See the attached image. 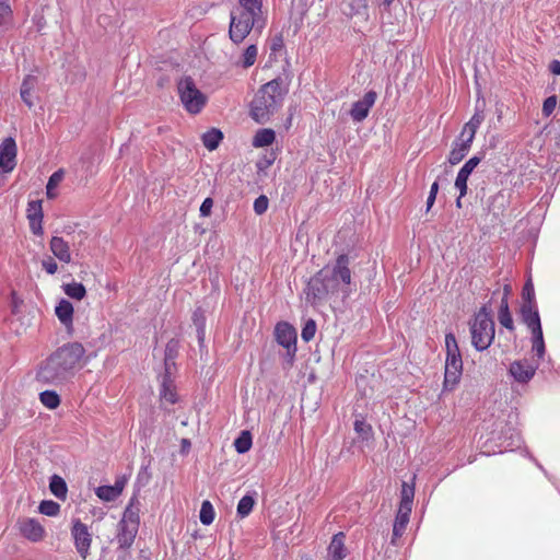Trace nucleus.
Masks as SVG:
<instances>
[{"mask_svg":"<svg viewBox=\"0 0 560 560\" xmlns=\"http://www.w3.org/2000/svg\"><path fill=\"white\" fill-rule=\"evenodd\" d=\"M85 349L80 342H68L52 352L37 372L36 378L44 384H62L83 368Z\"/></svg>","mask_w":560,"mask_h":560,"instance_id":"1","label":"nucleus"},{"mask_svg":"<svg viewBox=\"0 0 560 560\" xmlns=\"http://www.w3.org/2000/svg\"><path fill=\"white\" fill-rule=\"evenodd\" d=\"M395 0H375L376 4L383 7L385 10L389 9Z\"/></svg>","mask_w":560,"mask_h":560,"instance_id":"61","label":"nucleus"},{"mask_svg":"<svg viewBox=\"0 0 560 560\" xmlns=\"http://www.w3.org/2000/svg\"><path fill=\"white\" fill-rule=\"evenodd\" d=\"M408 523H409V518H400L399 516H396L394 526H393L392 544L395 545L396 539H398L402 536Z\"/></svg>","mask_w":560,"mask_h":560,"instance_id":"38","label":"nucleus"},{"mask_svg":"<svg viewBox=\"0 0 560 560\" xmlns=\"http://www.w3.org/2000/svg\"><path fill=\"white\" fill-rule=\"evenodd\" d=\"M160 397L162 400L168 404H175L177 401V394L175 386L171 378L165 375L161 385Z\"/></svg>","mask_w":560,"mask_h":560,"instance_id":"28","label":"nucleus"},{"mask_svg":"<svg viewBox=\"0 0 560 560\" xmlns=\"http://www.w3.org/2000/svg\"><path fill=\"white\" fill-rule=\"evenodd\" d=\"M287 91L279 80L262 85L250 103V116L257 122H265L282 104Z\"/></svg>","mask_w":560,"mask_h":560,"instance_id":"2","label":"nucleus"},{"mask_svg":"<svg viewBox=\"0 0 560 560\" xmlns=\"http://www.w3.org/2000/svg\"><path fill=\"white\" fill-rule=\"evenodd\" d=\"M412 511V503L410 502H400L398 512L396 516L400 518H409Z\"/></svg>","mask_w":560,"mask_h":560,"instance_id":"50","label":"nucleus"},{"mask_svg":"<svg viewBox=\"0 0 560 560\" xmlns=\"http://www.w3.org/2000/svg\"><path fill=\"white\" fill-rule=\"evenodd\" d=\"M38 85L37 77L27 74L21 84L20 95L23 103L31 109L34 106V91Z\"/></svg>","mask_w":560,"mask_h":560,"instance_id":"21","label":"nucleus"},{"mask_svg":"<svg viewBox=\"0 0 560 560\" xmlns=\"http://www.w3.org/2000/svg\"><path fill=\"white\" fill-rule=\"evenodd\" d=\"M241 7L237 8L236 11L231 12V23H230V38L235 44H241L245 39V23L242 20L243 18V5H245V0H238Z\"/></svg>","mask_w":560,"mask_h":560,"instance_id":"13","label":"nucleus"},{"mask_svg":"<svg viewBox=\"0 0 560 560\" xmlns=\"http://www.w3.org/2000/svg\"><path fill=\"white\" fill-rule=\"evenodd\" d=\"M469 330L471 345L477 351H483L491 346L495 329L491 310L487 305H483L469 322Z\"/></svg>","mask_w":560,"mask_h":560,"instance_id":"3","label":"nucleus"},{"mask_svg":"<svg viewBox=\"0 0 560 560\" xmlns=\"http://www.w3.org/2000/svg\"><path fill=\"white\" fill-rule=\"evenodd\" d=\"M304 292L306 302L312 305L325 299L329 293H335L334 284L328 281L325 270H320L310 279Z\"/></svg>","mask_w":560,"mask_h":560,"instance_id":"7","label":"nucleus"},{"mask_svg":"<svg viewBox=\"0 0 560 560\" xmlns=\"http://www.w3.org/2000/svg\"><path fill=\"white\" fill-rule=\"evenodd\" d=\"M255 505V500L252 495L247 494V514L252 511L253 506Z\"/></svg>","mask_w":560,"mask_h":560,"instance_id":"63","label":"nucleus"},{"mask_svg":"<svg viewBox=\"0 0 560 560\" xmlns=\"http://www.w3.org/2000/svg\"><path fill=\"white\" fill-rule=\"evenodd\" d=\"M140 503L136 498H131L129 504L127 505L122 518L120 522L127 523L129 525H133L139 527L140 523Z\"/></svg>","mask_w":560,"mask_h":560,"instance_id":"24","label":"nucleus"},{"mask_svg":"<svg viewBox=\"0 0 560 560\" xmlns=\"http://www.w3.org/2000/svg\"><path fill=\"white\" fill-rule=\"evenodd\" d=\"M56 316L66 328L72 327L73 306L68 300H61L55 310Z\"/></svg>","mask_w":560,"mask_h":560,"instance_id":"23","label":"nucleus"},{"mask_svg":"<svg viewBox=\"0 0 560 560\" xmlns=\"http://www.w3.org/2000/svg\"><path fill=\"white\" fill-rule=\"evenodd\" d=\"M235 448L240 454L245 453V430L241 431L234 442Z\"/></svg>","mask_w":560,"mask_h":560,"instance_id":"56","label":"nucleus"},{"mask_svg":"<svg viewBox=\"0 0 560 560\" xmlns=\"http://www.w3.org/2000/svg\"><path fill=\"white\" fill-rule=\"evenodd\" d=\"M537 365L528 363L526 360L514 361L511 363L509 373L518 383H528L536 373Z\"/></svg>","mask_w":560,"mask_h":560,"instance_id":"14","label":"nucleus"},{"mask_svg":"<svg viewBox=\"0 0 560 560\" xmlns=\"http://www.w3.org/2000/svg\"><path fill=\"white\" fill-rule=\"evenodd\" d=\"M470 140L455 141L448 155V162L452 165L458 164L469 152L470 148L467 144Z\"/></svg>","mask_w":560,"mask_h":560,"instance_id":"25","label":"nucleus"},{"mask_svg":"<svg viewBox=\"0 0 560 560\" xmlns=\"http://www.w3.org/2000/svg\"><path fill=\"white\" fill-rule=\"evenodd\" d=\"M521 317L529 330L541 326L537 304L532 302L522 303Z\"/></svg>","mask_w":560,"mask_h":560,"instance_id":"19","label":"nucleus"},{"mask_svg":"<svg viewBox=\"0 0 560 560\" xmlns=\"http://www.w3.org/2000/svg\"><path fill=\"white\" fill-rule=\"evenodd\" d=\"M273 161H275V155H273V153H270L269 155H265L262 159H260L257 162V167L259 171H264L267 167H269L273 163Z\"/></svg>","mask_w":560,"mask_h":560,"instance_id":"55","label":"nucleus"},{"mask_svg":"<svg viewBox=\"0 0 560 560\" xmlns=\"http://www.w3.org/2000/svg\"><path fill=\"white\" fill-rule=\"evenodd\" d=\"M445 348L446 359L444 386L446 388H453L458 383L463 372L462 354L453 332L445 335Z\"/></svg>","mask_w":560,"mask_h":560,"instance_id":"4","label":"nucleus"},{"mask_svg":"<svg viewBox=\"0 0 560 560\" xmlns=\"http://www.w3.org/2000/svg\"><path fill=\"white\" fill-rule=\"evenodd\" d=\"M351 14L360 13L361 9H366V0H352L351 3Z\"/></svg>","mask_w":560,"mask_h":560,"instance_id":"57","label":"nucleus"},{"mask_svg":"<svg viewBox=\"0 0 560 560\" xmlns=\"http://www.w3.org/2000/svg\"><path fill=\"white\" fill-rule=\"evenodd\" d=\"M480 161L481 159L479 156H472L459 170L455 179V187L460 191V196L467 194V180Z\"/></svg>","mask_w":560,"mask_h":560,"instance_id":"15","label":"nucleus"},{"mask_svg":"<svg viewBox=\"0 0 560 560\" xmlns=\"http://www.w3.org/2000/svg\"><path fill=\"white\" fill-rule=\"evenodd\" d=\"M354 431L362 440H368L372 433V427L364 419H355Z\"/></svg>","mask_w":560,"mask_h":560,"instance_id":"39","label":"nucleus"},{"mask_svg":"<svg viewBox=\"0 0 560 560\" xmlns=\"http://www.w3.org/2000/svg\"><path fill=\"white\" fill-rule=\"evenodd\" d=\"M557 106V97L556 96H549L544 101L542 104V114L545 116H549L552 114Z\"/></svg>","mask_w":560,"mask_h":560,"instance_id":"48","label":"nucleus"},{"mask_svg":"<svg viewBox=\"0 0 560 560\" xmlns=\"http://www.w3.org/2000/svg\"><path fill=\"white\" fill-rule=\"evenodd\" d=\"M498 320L506 329H509V330L514 329L513 318L510 313L509 302L506 301V299H501V303H500V307H499V312H498Z\"/></svg>","mask_w":560,"mask_h":560,"instance_id":"29","label":"nucleus"},{"mask_svg":"<svg viewBox=\"0 0 560 560\" xmlns=\"http://www.w3.org/2000/svg\"><path fill=\"white\" fill-rule=\"evenodd\" d=\"M192 322L198 329V338L202 340L205 334L206 317L201 308H197L192 314Z\"/></svg>","mask_w":560,"mask_h":560,"instance_id":"41","label":"nucleus"},{"mask_svg":"<svg viewBox=\"0 0 560 560\" xmlns=\"http://www.w3.org/2000/svg\"><path fill=\"white\" fill-rule=\"evenodd\" d=\"M63 178V172L61 170L55 172L48 179L46 189H47V196L49 198L54 197L51 190L57 187V185L62 180Z\"/></svg>","mask_w":560,"mask_h":560,"instance_id":"42","label":"nucleus"},{"mask_svg":"<svg viewBox=\"0 0 560 560\" xmlns=\"http://www.w3.org/2000/svg\"><path fill=\"white\" fill-rule=\"evenodd\" d=\"M39 512L47 516H56L60 512V505L51 500H44L40 502Z\"/></svg>","mask_w":560,"mask_h":560,"instance_id":"37","label":"nucleus"},{"mask_svg":"<svg viewBox=\"0 0 560 560\" xmlns=\"http://www.w3.org/2000/svg\"><path fill=\"white\" fill-rule=\"evenodd\" d=\"M511 293V287L509 284H505L503 288V296L502 299H509V295Z\"/></svg>","mask_w":560,"mask_h":560,"instance_id":"64","label":"nucleus"},{"mask_svg":"<svg viewBox=\"0 0 560 560\" xmlns=\"http://www.w3.org/2000/svg\"><path fill=\"white\" fill-rule=\"evenodd\" d=\"M257 55H258V50L255 45L247 46V50H246L247 68L250 67L252 65H254V62L256 61Z\"/></svg>","mask_w":560,"mask_h":560,"instance_id":"53","label":"nucleus"},{"mask_svg":"<svg viewBox=\"0 0 560 560\" xmlns=\"http://www.w3.org/2000/svg\"><path fill=\"white\" fill-rule=\"evenodd\" d=\"M30 221V229L35 235H42L43 234V226L42 221L43 217H36L28 219Z\"/></svg>","mask_w":560,"mask_h":560,"instance_id":"49","label":"nucleus"},{"mask_svg":"<svg viewBox=\"0 0 560 560\" xmlns=\"http://www.w3.org/2000/svg\"><path fill=\"white\" fill-rule=\"evenodd\" d=\"M485 119V116L481 110H476V113L472 115V117L469 119L468 122L465 124V130L466 132L469 131V138L474 139L477 129L480 127Z\"/></svg>","mask_w":560,"mask_h":560,"instance_id":"36","label":"nucleus"},{"mask_svg":"<svg viewBox=\"0 0 560 560\" xmlns=\"http://www.w3.org/2000/svg\"><path fill=\"white\" fill-rule=\"evenodd\" d=\"M470 140L467 144H469V148L471 147V143L474 141V139H470L469 138V131L466 132L465 130V127L463 128L462 132H460V137H459V140L458 141H462V140Z\"/></svg>","mask_w":560,"mask_h":560,"instance_id":"62","label":"nucleus"},{"mask_svg":"<svg viewBox=\"0 0 560 560\" xmlns=\"http://www.w3.org/2000/svg\"><path fill=\"white\" fill-rule=\"evenodd\" d=\"M177 92L184 108L192 115L199 114L208 102V97L196 85L189 75L177 82Z\"/></svg>","mask_w":560,"mask_h":560,"instance_id":"5","label":"nucleus"},{"mask_svg":"<svg viewBox=\"0 0 560 560\" xmlns=\"http://www.w3.org/2000/svg\"><path fill=\"white\" fill-rule=\"evenodd\" d=\"M268 198L265 195L259 196L254 202V210L257 214H262L268 209Z\"/></svg>","mask_w":560,"mask_h":560,"instance_id":"47","label":"nucleus"},{"mask_svg":"<svg viewBox=\"0 0 560 560\" xmlns=\"http://www.w3.org/2000/svg\"><path fill=\"white\" fill-rule=\"evenodd\" d=\"M49 489L51 493L58 499L65 500L67 498V483L60 476L54 475L50 478Z\"/></svg>","mask_w":560,"mask_h":560,"instance_id":"31","label":"nucleus"},{"mask_svg":"<svg viewBox=\"0 0 560 560\" xmlns=\"http://www.w3.org/2000/svg\"><path fill=\"white\" fill-rule=\"evenodd\" d=\"M283 47V38L281 35H276L272 39H271V44H270V49L272 52H277L279 51L280 49H282Z\"/></svg>","mask_w":560,"mask_h":560,"instance_id":"58","label":"nucleus"},{"mask_svg":"<svg viewBox=\"0 0 560 560\" xmlns=\"http://www.w3.org/2000/svg\"><path fill=\"white\" fill-rule=\"evenodd\" d=\"M18 148L13 138H5L0 144V170L11 173L16 166Z\"/></svg>","mask_w":560,"mask_h":560,"instance_id":"10","label":"nucleus"},{"mask_svg":"<svg viewBox=\"0 0 560 560\" xmlns=\"http://www.w3.org/2000/svg\"><path fill=\"white\" fill-rule=\"evenodd\" d=\"M43 217L42 211V202L40 201H31L27 206V219Z\"/></svg>","mask_w":560,"mask_h":560,"instance_id":"46","label":"nucleus"},{"mask_svg":"<svg viewBox=\"0 0 560 560\" xmlns=\"http://www.w3.org/2000/svg\"><path fill=\"white\" fill-rule=\"evenodd\" d=\"M18 525L21 535L30 541L38 542L45 537V528L35 518H23Z\"/></svg>","mask_w":560,"mask_h":560,"instance_id":"11","label":"nucleus"},{"mask_svg":"<svg viewBox=\"0 0 560 560\" xmlns=\"http://www.w3.org/2000/svg\"><path fill=\"white\" fill-rule=\"evenodd\" d=\"M65 293L75 300H82L86 295L85 287L80 282H71L63 285Z\"/></svg>","mask_w":560,"mask_h":560,"instance_id":"34","label":"nucleus"},{"mask_svg":"<svg viewBox=\"0 0 560 560\" xmlns=\"http://www.w3.org/2000/svg\"><path fill=\"white\" fill-rule=\"evenodd\" d=\"M252 18V28L261 30L265 26L262 14V0H247V22ZM249 30L247 28V35Z\"/></svg>","mask_w":560,"mask_h":560,"instance_id":"20","label":"nucleus"},{"mask_svg":"<svg viewBox=\"0 0 560 560\" xmlns=\"http://www.w3.org/2000/svg\"><path fill=\"white\" fill-rule=\"evenodd\" d=\"M350 259L347 255H340L336 259V264L330 276L327 275L328 281L334 284V291L341 290L345 294H349V285L351 283V271L349 269Z\"/></svg>","mask_w":560,"mask_h":560,"instance_id":"8","label":"nucleus"},{"mask_svg":"<svg viewBox=\"0 0 560 560\" xmlns=\"http://www.w3.org/2000/svg\"><path fill=\"white\" fill-rule=\"evenodd\" d=\"M276 339L279 345L287 349L288 357L292 360L296 352V330L289 323L282 322L277 324Z\"/></svg>","mask_w":560,"mask_h":560,"instance_id":"9","label":"nucleus"},{"mask_svg":"<svg viewBox=\"0 0 560 560\" xmlns=\"http://www.w3.org/2000/svg\"><path fill=\"white\" fill-rule=\"evenodd\" d=\"M237 513L243 517L245 516V497H243L237 504Z\"/></svg>","mask_w":560,"mask_h":560,"instance_id":"60","label":"nucleus"},{"mask_svg":"<svg viewBox=\"0 0 560 560\" xmlns=\"http://www.w3.org/2000/svg\"><path fill=\"white\" fill-rule=\"evenodd\" d=\"M415 488L413 486L402 482L400 492V502H413Z\"/></svg>","mask_w":560,"mask_h":560,"instance_id":"44","label":"nucleus"},{"mask_svg":"<svg viewBox=\"0 0 560 560\" xmlns=\"http://www.w3.org/2000/svg\"><path fill=\"white\" fill-rule=\"evenodd\" d=\"M376 97L377 94L374 91H369L364 94L363 98L354 102L350 110L351 118L357 122L364 120L375 104Z\"/></svg>","mask_w":560,"mask_h":560,"instance_id":"12","label":"nucleus"},{"mask_svg":"<svg viewBox=\"0 0 560 560\" xmlns=\"http://www.w3.org/2000/svg\"><path fill=\"white\" fill-rule=\"evenodd\" d=\"M215 512L210 501L205 500L201 503L199 518L203 525H210L214 521Z\"/></svg>","mask_w":560,"mask_h":560,"instance_id":"35","label":"nucleus"},{"mask_svg":"<svg viewBox=\"0 0 560 560\" xmlns=\"http://www.w3.org/2000/svg\"><path fill=\"white\" fill-rule=\"evenodd\" d=\"M39 401L46 408L54 410L59 407L61 399L55 390H44L39 394Z\"/></svg>","mask_w":560,"mask_h":560,"instance_id":"33","label":"nucleus"},{"mask_svg":"<svg viewBox=\"0 0 560 560\" xmlns=\"http://www.w3.org/2000/svg\"><path fill=\"white\" fill-rule=\"evenodd\" d=\"M522 299H523V303H526V302L536 303L534 285H533V282L530 279L523 287Z\"/></svg>","mask_w":560,"mask_h":560,"instance_id":"43","label":"nucleus"},{"mask_svg":"<svg viewBox=\"0 0 560 560\" xmlns=\"http://www.w3.org/2000/svg\"><path fill=\"white\" fill-rule=\"evenodd\" d=\"M346 535L342 532L335 534L327 548V560H343L348 555L345 545Z\"/></svg>","mask_w":560,"mask_h":560,"instance_id":"18","label":"nucleus"},{"mask_svg":"<svg viewBox=\"0 0 560 560\" xmlns=\"http://www.w3.org/2000/svg\"><path fill=\"white\" fill-rule=\"evenodd\" d=\"M70 536L78 556L82 560H86L93 544V533L90 526L83 523L81 518H73L70 526Z\"/></svg>","mask_w":560,"mask_h":560,"instance_id":"6","label":"nucleus"},{"mask_svg":"<svg viewBox=\"0 0 560 560\" xmlns=\"http://www.w3.org/2000/svg\"><path fill=\"white\" fill-rule=\"evenodd\" d=\"M212 207H213V199L210 197L206 198L202 201L200 209H199L200 215L205 217V218L209 217L212 212Z\"/></svg>","mask_w":560,"mask_h":560,"instance_id":"52","label":"nucleus"},{"mask_svg":"<svg viewBox=\"0 0 560 560\" xmlns=\"http://www.w3.org/2000/svg\"><path fill=\"white\" fill-rule=\"evenodd\" d=\"M137 526L129 525L127 523H119V529L117 534V542L120 548H129L137 536L138 533Z\"/></svg>","mask_w":560,"mask_h":560,"instance_id":"22","label":"nucleus"},{"mask_svg":"<svg viewBox=\"0 0 560 560\" xmlns=\"http://www.w3.org/2000/svg\"><path fill=\"white\" fill-rule=\"evenodd\" d=\"M317 325L314 319H307L302 328L301 337L305 342L311 341L316 334Z\"/></svg>","mask_w":560,"mask_h":560,"instance_id":"40","label":"nucleus"},{"mask_svg":"<svg viewBox=\"0 0 560 560\" xmlns=\"http://www.w3.org/2000/svg\"><path fill=\"white\" fill-rule=\"evenodd\" d=\"M530 332H532V343H533L532 349L536 353L537 358L541 359L546 351L542 328H541V326L537 327L535 329H532Z\"/></svg>","mask_w":560,"mask_h":560,"instance_id":"30","label":"nucleus"},{"mask_svg":"<svg viewBox=\"0 0 560 560\" xmlns=\"http://www.w3.org/2000/svg\"><path fill=\"white\" fill-rule=\"evenodd\" d=\"M55 257L47 256L42 260V267L48 275H55L58 271V264Z\"/></svg>","mask_w":560,"mask_h":560,"instance_id":"45","label":"nucleus"},{"mask_svg":"<svg viewBox=\"0 0 560 560\" xmlns=\"http://www.w3.org/2000/svg\"><path fill=\"white\" fill-rule=\"evenodd\" d=\"M176 350H177V341L171 340L166 345V349H165V363L166 364L168 363L170 360L175 358Z\"/></svg>","mask_w":560,"mask_h":560,"instance_id":"54","label":"nucleus"},{"mask_svg":"<svg viewBox=\"0 0 560 560\" xmlns=\"http://www.w3.org/2000/svg\"><path fill=\"white\" fill-rule=\"evenodd\" d=\"M223 140V132L218 128H210L201 135V141L209 151L215 150Z\"/></svg>","mask_w":560,"mask_h":560,"instance_id":"26","label":"nucleus"},{"mask_svg":"<svg viewBox=\"0 0 560 560\" xmlns=\"http://www.w3.org/2000/svg\"><path fill=\"white\" fill-rule=\"evenodd\" d=\"M438 191H439V183L434 182L431 185L430 192H429V196L427 199V211H429L432 208V206L434 205Z\"/></svg>","mask_w":560,"mask_h":560,"instance_id":"51","label":"nucleus"},{"mask_svg":"<svg viewBox=\"0 0 560 560\" xmlns=\"http://www.w3.org/2000/svg\"><path fill=\"white\" fill-rule=\"evenodd\" d=\"M13 21V11L10 0H0V30H7Z\"/></svg>","mask_w":560,"mask_h":560,"instance_id":"32","label":"nucleus"},{"mask_svg":"<svg viewBox=\"0 0 560 560\" xmlns=\"http://www.w3.org/2000/svg\"><path fill=\"white\" fill-rule=\"evenodd\" d=\"M549 69H550L552 74L559 75L560 74V61L552 60L550 66H549Z\"/></svg>","mask_w":560,"mask_h":560,"instance_id":"59","label":"nucleus"},{"mask_svg":"<svg viewBox=\"0 0 560 560\" xmlns=\"http://www.w3.org/2000/svg\"><path fill=\"white\" fill-rule=\"evenodd\" d=\"M126 486V478L120 477L116 479L113 486H101L96 488L95 494L98 499L105 502L115 501L124 491Z\"/></svg>","mask_w":560,"mask_h":560,"instance_id":"17","label":"nucleus"},{"mask_svg":"<svg viewBox=\"0 0 560 560\" xmlns=\"http://www.w3.org/2000/svg\"><path fill=\"white\" fill-rule=\"evenodd\" d=\"M276 139V132L270 128H264L257 130L255 136L253 137V145L255 148H264L273 143Z\"/></svg>","mask_w":560,"mask_h":560,"instance_id":"27","label":"nucleus"},{"mask_svg":"<svg viewBox=\"0 0 560 560\" xmlns=\"http://www.w3.org/2000/svg\"><path fill=\"white\" fill-rule=\"evenodd\" d=\"M49 249L54 257L63 264H70L72 260L69 243L61 236H52L49 241Z\"/></svg>","mask_w":560,"mask_h":560,"instance_id":"16","label":"nucleus"}]
</instances>
